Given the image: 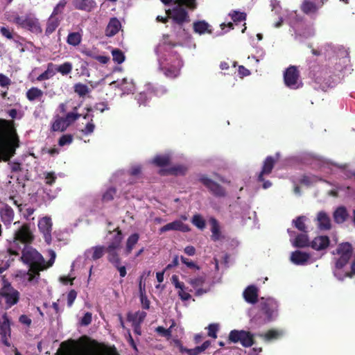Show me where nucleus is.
Returning a JSON list of instances; mask_svg holds the SVG:
<instances>
[{
	"label": "nucleus",
	"mask_w": 355,
	"mask_h": 355,
	"mask_svg": "<svg viewBox=\"0 0 355 355\" xmlns=\"http://www.w3.org/2000/svg\"><path fill=\"white\" fill-rule=\"evenodd\" d=\"M21 259L30 267L26 279L30 283L36 284L40 278L39 272L46 268L43 257L34 248L25 246L23 248Z\"/></svg>",
	"instance_id": "1"
},
{
	"label": "nucleus",
	"mask_w": 355,
	"mask_h": 355,
	"mask_svg": "<svg viewBox=\"0 0 355 355\" xmlns=\"http://www.w3.org/2000/svg\"><path fill=\"white\" fill-rule=\"evenodd\" d=\"M10 124L5 119H0V162L8 161L15 153L19 146V139L15 132L9 133Z\"/></svg>",
	"instance_id": "2"
},
{
	"label": "nucleus",
	"mask_w": 355,
	"mask_h": 355,
	"mask_svg": "<svg viewBox=\"0 0 355 355\" xmlns=\"http://www.w3.org/2000/svg\"><path fill=\"white\" fill-rule=\"evenodd\" d=\"M196 7V0H174L173 7L167 10L166 12L175 24L182 26L190 21L187 8L193 10Z\"/></svg>",
	"instance_id": "3"
},
{
	"label": "nucleus",
	"mask_w": 355,
	"mask_h": 355,
	"mask_svg": "<svg viewBox=\"0 0 355 355\" xmlns=\"http://www.w3.org/2000/svg\"><path fill=\"white\" fill-rule=\"evenodd\" d=\"M16 227L14 233V241L12 247L9 249L10 253L12 254H18V252L15 248L18 250L21 249L19 245L27 246L26 244L31 243L34 239L33 230L31 228L30 224L23 223L21 224L19 221L14 223Z\"/></svg>",
	"instance_id": "4"
},
{
	"label": "nucleus",
	"mask_w": 355,
	"mask_h": 355,
	"mask_svg": "<svg viewBox=\"0 0 355 355\" xmlns=\"http://www.w3.org/2000/svg\"><path fill=\"white\" fill-rule=\"evenodd\" d=\"M260 310L253 318V320L258 324H263L274 320L277 316V303L272 298H261L259 303Z\"/></svg>",
	"instance_id": "5"
},
{
	"label": "nucleus",
	"mask_w": 355,
	"mask_h": 355,
	"mask_svg": "<svg viewBox=\"0 0 355 355\" xmlns=\"http://www.w3.org/2000/svg\"><path fill=\"white\" fill-rule=\"evenodd\" d=\"M300 71L295 66H290L284 73V81L286 87L291 89H297L302 86L300 80Z\"/></svg>",
	"instance_id": "6"
},
{
	"label": "nucleus",
	"mask_w": 355,
	"mask_h": 355,
	"mask_svg": "<svg viewBox=\"0 0 355 355\" xmlns=\"http://www.w3.org/2000/svg\"><path fill=\"white\" fill-rule=\"evenodd\" d=\"M159 69L166 77L175 78L179 76L183 62L181 59L176 58L173 63L166 62L165 60H159Z\"/></svg>",
	"instance_id": "7"
},
{
	"label": "nucleus",
	"mask_w": 355,
	"mask_h": 355,
	"mask_svg": "<svg viewBox=\"0 0 355 355\" xmlns=\"http://www.w3.org/2000/svg\"><path fill=\"white\" fill-rule=\"evenodd\" d=\"M254 335L249 331L244 330H232L229 335V339L232 343L240 342L243 347H248L253 345Z\"/></svg>",
	"instance_id": "8"
},
{
	"label": "nucleus",
	"mask_w": 355,
	"mask_h": 355,
	"mask_svg": "<svg viewBox=\"0 0 355 355\" xmlns=\"http://www.w3.org/2000/svg\"><path fill=\"white\" fill-rule=\"evenodd\" d=\"M336 252L337 254L340 255V258L336 261V268L337 269H341L347 263L352 257V245L349 243L340 244Z\"/></svg>",
	"instance_id": "9"
},
{
	"label": "nucleus",
	"mask_w": 355,
	"mask_h": 355,
	"mask_svg": "<svg viewBox=\"0 0 355 355\" xmlns=\"http://www.w3.org/2000/svg\"><path fill=\"white\" fill-rule=\"evenodd\" d=\"M0 296L1 300H5L7 308H9L17 303L19 301V293L8 284L4 285V286L0 290Z\"/></svg>",
	"instance_id": "10"
},
{
	"label": "nucleus",
	"mask_w": 355,
	"mask_h": 355,
	"mask_svg": "<svg viewBox=\"0 0 355 355\" xmlns=\"http://www.w3.org/2000/svg\"><path fill=\"white\" fill-rule=\"evenodd\" d=\"M199 180L216 197L223 198L226 196L225 189L221 185L206 175H201Z\"/></svg>",
	"instance_id": "11"
},
{
	"label": "nucleus",
	"mask_w": 355,
	"mask_h": 355,
	"mask_svg": "<svg viewBox=\"0 0 355 355\" xmlns=\"http://www.w3.org/2000/svg\"><path fill=\"white\" fill-rule=\"evenodd\" d=\"M114 231L116 233L105 249V252L107 253V259L119 256L117 250L121 248L123 236L119 228H116Z\"/></svg>",
	"instance_id": "12"
},
{
	"label": "nucleus",
	"mask_w": 355,
	"mask_h": 355,
	"mask_svg": "<svg viewBox=\"0 0 355 355\" xmlns=\"http://www.w3.org/2000/svg\"><path fill=\"white\" fill-rule=\"evenodd\" d=\"M52 225L51 218L49 216H44L38 221L39 230L43 234L47 244H50L51 242Z\"/></svg>",
	"instance_id": "13"
},
{
	"label": "nucleus",
	"mask_w": 355,
	"mask_h": 355,
	"mask_svg": "<svg viewBox=\"0 0 355 355\" xmlns=\"http://www.w3.org/2000/svg\"><path fill=\"white\" fill-rule=\"evenodd\" d=\"M10 334V322L7 315H4L0 320V337L1 341L7 347L11 345L9 342Z\"/></svg>",
	"instance_id": "14"
},
{
	"label": "nucleus",
	"mask_w": 355,
	"mask_h": 355,
	"mask_svg": "<svg viewBox=\"0 0 355 355\" xmlns=\"http://www.w3.org/2000/svg\"><path fill=\"white\" fill-rule=\"evenodd\" d=\"M14 22L31 31H37L40 28L37 19L31 15L17 16L14 19Z\"/></svg>",
	"instance_id": "15"
},
{
	"label": "nucleus",
	"mask_w": 355,
	"mask_h": 355,
	"mask_svg": "<svg viewBox=\"0 0 355 355\" xmlns=\"http://www.w3.org/2000/svg\"><path fill=\"white\" fill-rule=\"evenodd\" d=\"M276 159L271 156H268L266 158L263 166L262 167V170L260 172L259 176H258V180L261 182L263 181V175H268L270 174L274 167L275 163L279 157V153H277L276 154Z\"/></svg>",
	"instance_id": "16"
},
{
	"label": "nucleus",
	"mask_w": 355,
	"mask_h": 355,
	"mask_svg": "<svg viewBox=\"0 0 355 355\" xmlns=\"http://www.w3.org/2000/svg\"><path fill=\"white\" fill-rule=\"evenodd\" d=\"M171 230L187 232L190 230V228L188 225L183 223L182 221L175 220L162 227L159 229V232L163 233Z\"/></svg>",
	"instance_id": "17"
},
{
	"label": "nucleus",
	"mask_w": 355,
	"mask_h": 355,
	"mask_svg": "<svg viewBox=\"0 0 355 355\" xmlns=\"http://www.w3.org/2000/svg\"><path fill=\"white\" fill-rule=\"evenodd\" d=\"M106 248L104 246H95L92 247L86 250L85 252V256L86 259H89L92 260H97L101 258L104 252H105Z\"/></svg>",
	"instance_id": "18"
},
{
	"label": "nucleus",
	"mask_w": 355,
	"mask_h": 355,
	"mask_svg": "<svg viewBox=\"0 0 355 355\" xmlns=\"http://www.w3.org/2000/svg\"><path fill=\"white\" fill-rule=\"evenodd\" d=\"M324 2L321 1L320 4L317 5L315 2L309 0H304L302 5V10L306 15L315 14L319 8L323 5Z\"/></svg>",
	"instance_id": "19"
},
{
	"label": "nucleus",
	"mask_w": 355,
	"mask_h": 355,
	"mask_svg": "<svg viewBox=\"0 0 355 355\" xmlns=\"http://www.w3.org/2000/svg\"><path fill=\"white\" fill-rule=\"evenodd\" d=\"M243 295L247 302L255 304L257 301L258 289L255 286H249L243 291Z\"/></svg>",
	"instance_id": "20"
},
{
	"label": "nucleus",
	"mask_w": 355,
	"mask_h": 355,
	"mask_svg": "<svg viewBox=\"0 0 355 355\" xmlns=\"http://www.w3.org/2000/svg\"><path fill=\"white\" fill-rule=\"evenodd\" d=\"M0 217L5 225H10L14 218V211L10 207L6 205L0 209Z\"/></svg>",
	"instance_id": "21"
},
{
	"label": "nucleus",
	"mask_w": 355,
	"mask_h": 355,
	"mask_svg": "<svg viewBox=\"0 0 355 355\" xmlns=\"http://www.w3.org/2000/svg\"><path fill=\"white\" fill-rule=\"evenodd\" d=\"M121 27V22L117 18H111L105 29L106 36L112 37L115 35L119 32Z\"/></svg>",
	"instance_id": "22"
},
{
	"label": "nucleus",
	"mask_w": 355,
	"mask_h": 355,
	"mask_svg": "<svg viewBox=\"0 0 355 355\" xmlns=\"http://www.w3.org/2000/svg\"><path fill=\"white\" fill-rule=\"evenodd\" d=\"M73 6L78 10L90 12L96 8V3L94 0H76Z\"/></svg>",
	"instance_id": "23"
},
{
	"label": "nucleus",
	"mask_w": 355,
	"mask_h": 355,
	"mask_svg": "<svg viewBox=\"0 0 355 355\" xmlns=\"http://www.w3.org/2000/svg\"><path fill=\"white\" fill-rule=\"evenodd\" d=\"M348 217V211L346 207L344 206H340L338 208H336L333 214L334 220L335 223L338 224L343 223L345 221L347 220Z\"/></svg>",
	"instance_id": "24"
},
{
	"label": "nucleus",
	"mask_w": 355,
	"mask_h": 355,
	"mask_svg": "<svg viewBox=\"0 0 355 355\" xmlns=\"http://www.w3.org/2000/svg\"><path fill=\"white\" fill-rule=\"evenodd\" d=\"M310 259V255L306 252L296 250L292 252L291 261L296 265H304Z\"/></svg>",
	"instance_id": "25"
},
{
	"label": "nucleus",
	"mask_w": 355,
	"mask_h": 355,
	"mask_svg": "<svg viewBox=\"0 0 355 355\" xmlns=\"http://www.w3.org/2000/svg\"><path fill=\"white\" fill-rule=\"evenodd\" d=\"M317 220L320 230H328L331 227L330 218L325 211H321L318 213Z\"/></svg>",
	"instance_id": "26"
},
{
	"label": "nucleus",
	"mask_w": 355,
	"mask_h": 355,
	"mask_svg": "<svg viewBox=\"0 0 355 355\" xmlns=\"http://www.w3.org/2000/svg\"><path fill=\"white\" fill-rule=\"evenodd\" d=\"M329 244V237L320 236L315 237L311 243V247L316 250H321L326 248Z\"/></svg>",
	"instance_id": "27"
},
{
	"label": "nucleus",
	"mask_w": 355,
	"mask_h": 355,
	"mask_svg": "<svg viewBox=\"0 0 355 355\" xmlns=\"http://www.w3.org/2000/svg\"><path fill=\"white\" fill-rule=\"evenodd\" d=\"M293 245L296 248H304L309 245V238L306 232H302L297 235L295 239H291Z\"/></svg>",
	"instance_id": "28"
},
{
	"label": "nucleus",
	"mask_w": 355,
	"mask_h": 355,
	"mask_svg": "<svg viewBox=\"0 0 355 355\" xmlns=\"http://www.w3.org/2000/svg\"><path fill=\"white\" fill-rule=\"evenodd\" d=\"M108 261L111 263L114 268L119 272L120 277H124L126 274V268L125 266L121 265V259L119 256L107 259Z\"/></svg>",
	"instance_id": "29"
},
{
	"label": "nucleus",
	"mask_w": 355,
	"mask_h": 355,
	"mask_svg": "<svg viewBox=\"0 0 355 355\" xmlns=\"http://www.w3.org/2000/svg\"><path fill=\"white\" fill-rule=\"evenodd\" d=\"M56 73L55 64L53 63H49L47 69L45 71L41 73L37 78L38 81L48 80L53 77Z\"/></svg>",
	"instance_id": "30"
},
{
	"label": "nucleus",
	"mask_w": 355,
	"mask_h": 355,
	"mask_svg": "<svg viewBox=\"0 0 355 355\" xmlns=\"http://www.w3.org/2000/svg\"><path fill=\"white\" fill-rule=\"evenodd\" d=\"M209 223L211 225V239L214 241H218L220 238V227L217 220L214 218H211L209 219Z\"/></svg>",
	"instance_id": "31"
},
{
	"label": "nucleus",
	"mask_w": 355,
	"mask_h": 355,
	"mask_svg": "<svg viewBox=\"0 0 355 355\" xmlns=\"http://www.w3.org/2000/svg\"><path fill=\"white\" fill-rule=\"evenodd\" d=\"M209 24L205 21H199L193 23V29L195 32L198 33L200 35L204 34L206 32L211 33V31L209 28Z\"/></svg>",
	"instance_id": "32"
},
{
	"label": "nucleus",
	"mask_w": 355,
	"mask_h": 355,
	"mask_svg": "<svg viewBox=\"0 0 355 355\" xmlns=\"http://www.w3.org/2000/svg\"><path fill=\"white\" fill-rule=\"evenodd\" d=\"M146 316L144 311H137L135 313H128V320L132 322V324H141Z\"/></svg>",
	"instance_id": "33"
},
{
	"label": "nucleus",
	"mask_w": 355,
	"mask_h": 355,
	"mask_svg": "<svg viewBox=\"0 0 355 355\" xmlns=\"http://www.w3.org/2000/svg\"><path fill=\"white\" fill-rule=\"evenodd\" d=\"M139 239V236L137 233L131 234L126 242V246L125 253L128 255L132 250L134 246L137 243Z\"/></svg>",
	"instance_id": "34"
},
{
	"label": "nucleus",
	"mask_w": 355,
	"mask_h": 355,
	"mask_svg": "<svg viewBox=\"0 0 355 355\" xmlns=\"http://www.w3.org/2000/svg\"><path fill=\"white\" fill-rule=\"evenodd\" d=\"M306 218L304 216H300L295 219L293 220V225L295 228L302 232H307V227L305 224Z\"/></svg>",
	"instance_id": "35"
},
{
	"label": "nucleus",
	"mask_w": 355,
	"mask_h": 355,
	"mask_svg": "<svg viewBox=\"0 0 355 355\" xmlns=\"http://www.w3.org/2000/svg\"><path fill=\"white\" fill-rule=\"evenodd\" d=\"M67 122L65 121L63 117H58L52 125V130L53 131L63 132L67 128Z\"/></svg>",
	"instance_id": "36"
},
{
	"label": "nucleus",
	"mask_w": 355,
	"mask_h": 355,
	"mask_svg": "<svg viewBox=\"0 0 355 355\" xmlns=\"http://www.w3.org/2000/svg\"><path fill=\"white\" fill-rule=\"evenodd\" d=\"M73 89L75 93H76L80 97H84L91 92V89L88 87L87 85L80 83L75 84Z\"/></svg>",
	"instance_id": "37"
},
{
	"label": "nucleus",
	"mask_w": 355,
	"mask_h": 355,
	"mask_svg": "<svg viewBox=\"0 0 355 355\" xmlns=\"http://www.w3.org/2000/svg\"><path fill=\"white\" fill-rule=\"evenodd\" d=\"M43 96V92L37 87H32L26 92L27 98L31 101H35Z\"/></svg>",
	"instance_id": "38"
},
{
	"label": "nucleus",
	"mask_w": 355,
	"mask_h": 355,
	"mask_svg": "<svg viewBox=\"0 0 355 355\" xmlns=\"http://www.w3.org/2000/svg\"><path fill=\"white\" fill-rule=\"evenodd\" d=\"M210 344V342L207 340L204 342L200 346H198L193 349H189L187 350V353L188 355H199L200 353L207 349L209 347Z\"/></svg>",
	"instance_id": "39"
},
{
	"label": "nucleus",
	"mask_w": 355,
	"mask_h": 355,
	"mask_svg": "<svg viewBox=\"0 0 355 355\" xmlns=\"http://www.w3.org/2000/svg\"><path fill=\"white\" fill-rule=\"evenodd\" d=\"M59 25V21L57 19L54 18L53 17L51 16L48 20L46 28L45 31V33L46 35H50L52 33H53L56 28Z\"/></svg>",
	"instance_id": "40"
},
{
	"label": "nucleus",
	"mask_w": 355,
	"mask_h": 355,
	"mask_svg": "<svg viewBox=\"0 0 355 355\" xmlns=\"http://www.w3.org/2000/svg\"><path fill=\"white\" fill-rule=\"evenodd\" d=\"M72 67V64L67 62L60 65H55V71L62 75H67L71 72Z\"/></svg>",
	"instance_id": "41"
},
{
	"label": "nucleus",
	"mask_w": 355,
	"mask_h": 355,
	"mask_svg": "<svg viewBox=\"0 0 355 355\" xmlns=\"http://www.w3.org/2000/svg\"><path fill=\"white\" fill-rule=\"evenodd\" d=\"M81 42V35L79 33L73 32L69 34L67 43L72 46H77Z\"/></svg>",
	"instance_id": "42"
},
{
	"label": "nucleus",
	"mask_w": 355,
	"mask_h": 355,
	"mask_svg": "<svg viewBox=\"0 0 355 355\" xmlns=\"http://www.w3.org/2000/svg\"><path fill=\"white\" fill-rule=\"evenodd\" d=\"M170 157L168 155H157L156 156L153 162L158 166H166L169 164Z\"/></svg>",
	"instance_id": "43"
},
{
	"label": "nucleus",
	"mask_w": 355,
	"mask_h": 355,
	"mask_svg": "<svg viewBox=\"0 0 355 355\" xmlns=\"http://www.w3.org/2000/svg\"><path fill=\"white\" fill-rule=\"evenodd\" d=\"M112 55L114 62L118 64H121L125 60V55L120 49H113L112 51Z\"/></svg>",
	"instance_id": "44"
},
{
	"label": "nucleus",
	"mask_w": 355,
	"mask_h": 355,
	"mask_svg": "<svg viewBox=\"0 0 355 355\" xmlns=\"http://www.w3.org/2000/svg\"><path fill=\"white\" fill-rule=\"evenodd\" d=\"M230 16L234 22H241L246 19V14L245 12L236 10L230 12Z\"/></svg>",
	"instance_id": "45"
},
{
	"label": "nucleus",
	"mask_w": 355,
	"mask_h": 355,
	"mask_svg": "<svg viewBox=\"0 0 355 355\" xmlns=\"http://www.w3.org/2000/svg\"><path fill=\"white\" fill-rule=\"evenodd\" d=\"M205 279L203 277H198L196 278L190 279L189 283L194 288H197L203 286Z\"/></svg>",
	"instance_id": "46"
},
{
	"label": "nucleus",
	"mask_w": 355,
	"mask_h": 355,
	"mask_svg": "<svg viewBox=\"0 0 355 355\" xmlns=\"http://www.w3.org/2000/svg\"><path fill=\"white\" fill-rule=\"evenodd\" d=\"M193 224L200 230L205 227V220L200 215H194L192 218Z\"/></svg>",
	"instance_id": "47"
},
{
	"label": "nucleus",
	"mask_w": 355,
	"mask_h": 355,
	"mask_svg": "<svg viewBox=\"0 0 355 355\" xmlns=\"http://www.w3.org/2000/svg\"><path fill=\"white\" fill-rule=\"evenodd\" d=\"M318 180H321L320 179H318L316 176H309V175H304L301 180L300 182L303 184L309 186L312 184L314 182H316Z\"/></svg>",
	"instance_id": "48"
},
{
	"label": "nucleus",
	"mask_w": 355,
	"mask_h": 355,
	"mask_svg": "<svg viewBox=\"0 0 355 355\" xmlns=\"http://www.w3.org/2000/svg\"><path fill=\"white\" fill-rule=\"evenodd\" d=\"M45 178V183L48 185H52L56 180V175L53 172H46L44 173Z\"/></svg>",
	"instance_id": "49"
},
{
	"label": "nucleus",
	"mask_w": 355,
	"mask_h": 355,
	"mask_svg": "<svg viewBox=\"0 0 355 355\" xmlns=\"http://www.w3.org/2000/svg\"><path fill=\"white\" fill-rule=\"evenodd\" d=\"M73 141V137L71 135H62L58 141V144L60 146H64L65 145L70 144Z\"/></svg>",
	"instance_id": "50"
},
{
	"label": "nucleus",
	"mask_w": 355,
	"mask_h": 355,
	"mask_svg": "<svg viewBox=\"0 0 355 355\" xmlns=\"http://www.w3.org/2000/svg\"><path fill=\"white\" fill-rule=\"evenodd\" d=\"M80 116L81 115L78 113L69 112L64 119L65 121L67 122V126H69L71 123L79 119Z\"/></svg>",
	"instance_id": "51"
},
{
	"label": "nucleus",
	"mask_w": 355,
	"mask_h": 355,
	"mask_svg": "<svg viewBox=\"0 0 355 355\" xmlns=\"http://www.w3.org/2000/svg\"><path fill=\"white\" fill-rule=\"evenodd\" d=\"M116 189L113 187L108 189L103 196V200L105 201H110L114 198V196L116 194Z\"/></svg>",
	"instance_id": "52"
},
{
	"label": "nucleus",
	"mask_w": 355,
	"mask_h": 355,
	"mask_svg": "<svg viewBox=\"0 0 355 355\" xmlns=\"http://www.w3.org/2000/svg\"><path fill=\"white\" fill-rule=\"evenodd\" d=\"M280 335L281 333L277 330H270L264 335V338L266 340H270L272 339H277Z\"/></svg>",
	"instance_id": "53"
},
{
	"label": "nucleus",
	"mask_w": 355,
	"mask_h": 355,
	"mask_svg": "<svg viewBox=\"0 0 355 355\" xmlns=\"http://www.w3.org/2000/svg\"><path fill=\"white\" fill-rule=\"evenodd\" d=\"M11 80L3 73H0V86L2 87L8 88L11 85Z\"/></svg>",
	"instance_id": "54"
},
{
	"label": "nucleus",
	"mask_w": 355,
	"mask_h": 355,
	"mask_svg": "<svg viewBox=\"0 0 355 355\" xmlns=\"http://www.w3.org/2000/svg\"><path fill=\"white\" fill-rule=\"evenodd\" d=\"M94 128H95V125L93 123V119H91L90 121L85 125V129H83L82 130V132L85 135H89V134H92L94 132Z\"/></svg>",
	"instance_id": "55"
},
{
	"label": "nucleus",
	"mask_w": 355,
	"mask_h": 355,
	"mask_svg": "<svg viewBox=\"0 0 355 355\" xmlns=\"http://www.w3.org/2000/svg\"><path fill=\"white\" fill-rule=\"evenodd\" d=\"M66 5V1L64 0H61L57 6L54 8V10L53 11V13L51 15L52 17L54 15H56L62 12L63 8H64Z\"/></svg>",
	"instance_id": "56"
},
{
	"label": "nucleus",
	"mask_w": 355,
	"mask_h": 355,
	"mask_svg": "<svg viewBox=\"0 0 355 355\" xmlns=\"http://www.w3.org/2000/svg\"><path fill=\"white\" fill-rule=\"evenodd\" d=\"M218 329V327L216 324H211L208 327V336L216 338L217 337L216 332Z\"/></svg>",
	"instance_id": "57"
},
{
	"label": "nucleus",
	"mask_w": 355,
	"mask_h": 355,
	"mask_svg": "<svg viewBox=\"0 0 355 355\" xmlns=\"http://www.w3.org/2000/svg\"><path fill=\"white\" fill-rule=\"evenodd\" d=\"M92 313L89 312H87L86 313H85L84 316L81 319V321H80L81 325H83V326L89 325L92 322Z\"/></svg>",
	"instance_id": "58"
},
{
	"label": "nucleus",
	"mask_w": 355,
	"mask_h": 355,
	"mask_svg": "<svg viewBox=\"0 0 355 355\" xmlns=\"http://www.w3.org/2000/svg\"><path fill=\"white\" fill-rule=\"evenodd\" d=\"M77 296V293L75 290H71L67 295V304L70 307L72 306L74 300Z\"/></svg>",
	"instance_id": "59"
},
{
	"label": "nucleus",
	"mask_w": 355,
	"mask_h": 355,
	"mask_svg": "<svg viewBox=\"0 0 355 355\" xmlns=\"http://www.w3.org/2000/svg\"><path fill=\"white\" fill-rule=\"evenodd\" d=\"M180 259L182 262L184 264H185L188 268L199 269V267L194 262L188 259L187 258H185L184 257L182 256Z\"/></svg>",
	"instance_id": "60"
},
{
	"label": "nucleus",
	"mask_w": 355,
	"mask_h": 355,
	"mask_svg": "<svg viewBox=\"0 0 355 355\" xmlns=\"http://www.w3.org/2000/svg\"><path fill=\"white\" fill-rule=\"evenodd\" d=\"M94 109L96 110H98L101 112H103L105 110H108L109 107L106 103L101 102V103H96L94 106Z\"/></svg>",
	"instance_id": "61"
},
{
	"label": "nucleus",
	"mask_w": 355,
	"mask_h": 355,
	"mask_svg": "<svg viewBox=\"0 0 355 355\" xmlns=\"http://www.w3.org/2000/svg\"><path fill=\"white\" fill-rule=\"evenodd\" d=\"M1 33L6 38L11 40L13 37V33L8 28L6 27H1L0 29Z\"/></svg>",
	"instance_id": "62"
},
{
	"label": "nucleus",
	"mask_w": 355,
	"mask_h": 355,
	"mask_svg": "<svg viewBox=\"0 0 355 355\" xmlns=\"http://www.w3.org/2000/svg\"><path fill=\"white\" fill-rule=\"evenodd\" d=\"M179 264V258L178 256H175L172 262L166 266L164 268V271L171 270L172 268L178 266Z\"/></svg>",
	"instance_id": "63"
},
{
	"label": "nucleus",
	"mask_w": 355,
	"mask_h": 355,
	"mask_svg": "<svg viewBox=\"0 0 355 355\" xmlns=\"http://www.w3.org/2000/svg\"><path fill=\"white\" fill-rule=\"evenodd\" d=\"M137 100L139 104H145L147 100V94L145 92H141L137 96Z\"/></svg>",
	"instance_id": "64"
}]
</instances>
